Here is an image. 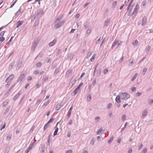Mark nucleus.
Instances as JSON below:
<instances>
[{"label":"nucleus","mask_w":153,"mask_h":153,"mask_svg":"<svg viewBox=\"0 0 153 153\" xmlns=\"http://www.w3.org/2000/svg\"><path fill=\"white\" fill-rule=\"evenodd\" d=\"M62 18V17L58 18L53 23V25H54L55 28L56 29H57L60 27L64 23V20L60 21Z\"/></svg>","instance_id":"f257e3e1"},{"label":"nucleus","mask_w":153,"mask_h":153,"mask_svg":"<svg viewBox=\"0 0 153 153\" xmlns=\"http://www.w3.org/2000/svg\"><path fill=\"white\" fill-rule=\"evenodd\" d=\"M120 96L121 97V99L123 100H126L130 97L129 94L126 92L121 93L120 94Z\"/></svg>","instance_id":"f03ea898"},{"label":"nucleus","mask_w":153,"mask_h":153,"mask_svg":"<svg viewBox=\"0 0 153 153\" xmlns=\"http://www.w3.org/2000/svg\"><path fill=\"white\" fill-rule=\"evenodd\" d=\"M44 13V10L43 9H39L37 10L36 16L39 18L42 16Z\"/></svg>","instance_id":"7ed1b4c3"},{"label":"nucleus","mask_w":153,"mask_h":153,"mask_svg":"<svg viewBox=\"0 0 153 153\" xmlns=\"http://www.w3.org/2000/svg\"><path fill=\"white\" fill-rule=\"evenodd\" d=\"M122 42L118 40H115L112 44L111 48H113L114 47L117 45V48L119 47V46L121 45Z\"/></svg>","instance_id":"20e7f679"},{"label":"nucleus","mask_w":153,"mask_h":153,"mask_svg":"<svg viewBox=\"0 0 153 153\" xmlns=\"http://www.w3.org/2000/svg\"><path fill=\"white\" fill-rule=\"evenodd\" d=\"M14 77V75L13 74H11L7 78L5 81V82H10Z\"/></svg>","instance_id":"39448f33"},{"label":"nucleus","mask_w":153,"mask_h":153,"mask_svg":"<svg viewBox=\"0 0 153 153\" xmlns=\"http://www.w3.org/2000/svg\"><path fill=\"white\" fill-rule=\"evenodd\" d=\"M148 113V110L145 109L143 112L142 115L141 117L142 119H143L147 115Z\"/></svg>","instance_id":"423d86ee"},{"label":"nucleus","mask_w":153,"mask_h":153,"mask_svg":"<svg viewBox=\"0 0 153 153\" xmlns=\"http://www.w3.org/2000/svg\"><path fill=\"white\" fill-rule=\"evenodd\" d=\"M139 9V5L137 4L135 7V8L134 9V10L133 11V12L132 13V14H137V12Z\"/></svg>","instance_id":"0eeeda50"},{"label":"nucleus","mask_w":153,"mask_h":153,"mask_svg":"<svg viewBox=\"0 0 153 153\" xmlns=\"http://www.w3.org/2000/svg\"><path fill=\"white\" fill-rule=\"evenodd\" d=\"M111 21V19L110 18L108 19L107 20H105V22L104 26V27H106L110 23V22Z\"/></svg>","instance_id":"6e6552de"},{"label":"nucleus","mask_w":153,"mask_h":153,"mask_svg":"<svg viewBox=\"0 0 153 153\" xmlns=\"http://www.w3.org/2000/svg\"><path fill=\"white\" fill-rule=\"evenodd\" d=\"M147 18L146 16H144L143 19L142 25L143 26H145L146 23Z\"/></svg>","instance_id":"1a4fd4ad"},{"label":"nucleus","mask_w":153,"mask_h":153,"mask_svg":"<svg viewBox=\"0 0 153 153\" xmlns=\"http://www.w3.org/2000/svg\"><path fill=\"white\" fill-rule=\"evenodd\" d=\"M56 40L54 39L52 42H50L49 44V46L50 47L53 46L56 43Z\"/></svg>","instance_id":"9d476101"},{"label":"nucleus","mask_w":153,"mask_h":153,"mask_svg":"<svg viewBox=\"0 0 153 153\" xmlns=\"http://www.w3.org/2000/svg\"><path fill=\"white\" fill-rule=\"evenodd\" d=\"M121 97L120 96V95H118L117 96L115 100L116 102H117L118 103H119L121 102L120 101Z\"/></svg>","instance_id":"9b49d317"},{"label":"nucleus","mask_w":153,"mask_h":153,"mask_svg":"<svg viewBox=\"0 0 153 153\" xmlns=\"http://www.w3.org/2000/svg\"><path fill=\"white\" fill-rule=\"evenodd\" d=\"M22 94V92L19 91V93L17 94L13 97V100H16L19 96L20 95Z\"/></svg>","instance_id":"f8f14e48"},{"label":"nucleus","mask_w":153,"mask_h":153,"mask_svg":"<svg viewBox=\"0 0 153 153\" xmlns=\"http://www.w3.org/2000/svg\"><path fill=\"white\" fill-rule=\"evenodd\" d=\"M33 143L32 144H30L29 147H28L27 149L26 150L25 153H28L29 152L31 149H32V147L33 145Z\"/></svg>","instance_id":"ddd939ff"},{"label":"nucleus","mask_w":153,"mask_h":153,"mask_svg":"<svg viewBox=\"0 0 153 153\" xmlns=\"http://www.w3.org/2000/svg\"><path fill=\"white\" fill-rule=\"evenodd\" d=\"M41 150L43 153H45V144H43L41 146Z\"/></svg>","instance_id":"4468645a"},{"label":"nucleus","mask_w":153,"mask_h":153,"mask_svg":"<svg viewBox=\"0 0 153 153\" xmlns=\"http://www.w3.org/2000/svg\"><path fill=\"white\" fill-rule=\"evenodd\" d=\"M25 77V75L24 74H21L19 77V80L21 81L24 79Z\"/></svg>","instance_id":"2eb2a0df"},{"label":"nucleus","mask_w":153,"mask_h":153,"mask_svg":"<svg viewBox=\"0 0 153 153\" xmlns=\"http://www.w3.org/2000/svg\"><path fill=\"white\" fill-rule=\"evenodd\" d=\"M39 23V19L38 18L37 19H36L35 22L34 24V27H36L37 26Z\"/></svg>","instance_id":"dca6fc26"},{"label":"nucleus","mask_w":153,"mask_h":153,"mask_svg":"<svg viewBox=\"0 0 153 153\" xmlns=\"http://www.w3.org/2000/svg\"><path fill=\"white\" fill-rule=\"evenodd\" d=\"M73 109V106L72 105L71 108H70L69 110L68 111V118H69L70 117V115L71 114V111Z\"/></svg>","instance_id":"f3484780"},{"label":"nucleus","mask_w":153,"mask_h":153,"mask_svg":"<svg viewBox=\"0 0 153 153\" xmlns=\"http://www.w3.org/2000/svg\"><path fill=\"white\" fill-rule=\"evenodd\" d=\"M62 105L61 104H58L55 108V109L56 111L59 110L62 107Z\"/></svg>","instance_id":"a211bd4d"},{"label":"nucleus","mask_w":153,"mask_h":153,"mask_svg":"<svg viewBox=\"0 0 153 153\" xmlns=\"http://www.w3.org/2000/svg\"><path fill=\"white\" fill-rule=\"evenodd\" d=\"M23 22V21H19L17 23V25L16 26V28L18 27L19 26L21 25Z\"/></svg>","instance_id":"6ab92c4d"},{"label":"nucleus","mask_w":153,"mask_h":153,"mask_svg":"<svg viewBox=\"0 0 153 153\" xmlns=\"http://www.w3.org/2000/svg\"><path fill=\"white\" fill-rule=\"evenodd\" d=\"M9 101L8 100H6L4 101L2 104V107H5L8 103Z\"/></svg>","instance_id":"aec40b11"},{"label":"nucleus","mask_w":153,"mask_h":153,"mask_svg":"<svg viewBox=\"0 0 153 153\" xmlns=\"http://www.w3.org/2000/svg\"><path fill=\"white\" fill-rule=\"evenodd\" d=\"M79 90L80 89H79L78 88H77L74 91V94L73 96H75L77 94V93L79 91Z\"/></svg>","instance_id":"412c9836"},{"label":"nucleus","mask_w":153,"mask_h":153,"mask_svg":"<svg viewBox=\"0 0 153 153\" xmlns=\"http://www.w3.org/2000/svg\"><path fill=\"white\" fill-rule=\"evenodd\" d=\"M22 63L21 62H18L16 69H19L21 66Z\"/></svg>","instance_id":"4be33fe9"},{"label":"nucleus","mask_w":153,"mask_h":153,"mask_svg":"<svg viewBox=\"0 0 153 153\" xmlns=\"http://www.w3.org/2000/svg\"><path fill=\"white\" fill-rule=\"evenodd\" d=\"M74 57V55L73 54H71L69 55L68 59L69 60H71L73 59Z\"/></svg>","instance_id":"5701e85b"},{"label":"nucleus","mask_w":153,"mask_h":153,"mask_svg":"<svg viewBox=\"0 0 153 153\" xmlns=\"http://www.w3.org/2000/svg\"><path fill=\"white\" fill-rule=\"evenodd\" d=\"M72 70L71 69L68 70L66 73V74L68 76L71 74L72 72Z\"/></svg>","instance_id":"b1692460"},{"label":"nucleus","mask_w":153,"mask_h":153,"mask_svg":"<svg viewBox=\"0 0 153 153\" xmlns=\"http://www.w3.org/2000/svg\"><path fill=\"white\" fill-rule=\"evenodd\" d=\"M138 74L136 73L134 75V76H133V77H132V78L131 80L132 81H134L135 79V78H136V77L137 76H138Z\"/></svg>","instance_id":"393cba45"},{"label":"nucleus","mask_w":153,"mask_h":153,"mask_svg":"<svg viewBox=\"0 0 153 153\" xmlns=\"http://www.w3.org/2000/svg\"><path fill=\"white\" fill-rule=\"evenodd\" d=\"M55 130L54 132L53 135L54 136L56 135L57 134V133L58 131V128L57 127H55Z\"/></svg>","instance_id":"a878e982"},{"label":"nucleus","mask_w":153,"mask_h":153,"mask_svg":"<svg viewBox=\"0 0 153 153\" xmlns=\"http://www.w3.org/2000/svg\"><path fill=\"white\" fill-rule=\"evenodd\" d=\"M102 130L103 129L102 128H100L98 130V131L97 132V134L98 135L100 133H101Z\"/></svg>","instance_id":"bb28decb"},{"label":"nucleus","mask_w":153,"mask_h":153,"mask_svg":"<svg viewBox=\"0 0 153 153\" xmlns=\"http://www.w3.org/2000/svg\"><path fill=\"white\" fill-rule=\"evenodd\" d=\"M38 42H39L37 40H35L33 43V45L36 47Z\"/></svg>","instance_id":"cd10ccee"},{"label":"nucleus","mask_w":153,"mask_h":153,"mask_svg":"<svg viewBox=\"0 0 153 153\" xmlns=\"http://www.w3.org/2000/svg\"><path fill=\"white\" fill-rule=\"evenodd\" d=\"M49 124L47 123L45 125L44 127V130L45 131L46 129H47L49 126Z\"/></svg>","instance_id":"c85d7f7f"},{"label":"nucleus","mask_w":153,"mask_h":153,"mask_svg":"<svg viewBox=\"0 0 153 153\" xmlns=\"http://www.w3.org/2000/svg\"><path fill=\"white\" fill-rule=\"evenodd\" d=\"M60 71V69L59 68H57L56 69L54 73L55 75H56L58 74Z\"/></svg>","instance_id":"c756f323"},{"label":"nucleus","mask_w":153,"mask_h":153,"mask_svg":"<svg viewBox=\"0 0 153 153\" xmlns=\"http://www.w3.org/2000/svg\"><path fill=\"white\" fill-rule=\"evenodd\" d=\"M138 43V42L137 40H135L132 43V44L134 46H136Z\"/></svg>","instance_id":"7c9ffc66"},{"label":"nucleus","mask_w":153,"mask_h":153,"mask_svg":"<svg viewBox=\"0 0 153 153\" xmlns=\"http://www.w3.org/2000/svg\"><path fill=\"white\" fill-rule=\"evenodd\" d=\"M10 106H9L5 110V112L4 113V114H5L6 113H7L8 112V111H9V109H10Z\"/></svg>","instance_id":"2f4dec72"},{"label":"nucleus","mask_w":153,"mask_h":153,"mask_svg":"<svg viewBox=\"0 0 153 153\" xmlns=\"http://www.w3.org/2000/svg\"><path fill=\"white\" fill-rule=\"evenodd\" d=\"M12 136L11 134H9L8 136L6 137V140H10Z\"/></svg>","instance_id":"473e14b6"},{"label":"nucleus","mask_w":153,"mask_h":153,"mask_svg":"<svg viewBox=\"0 0 153 153\" xmlns=\"http://www.w3.org/2000/svg\"><path fill=\"white\" fill-rule=\"evenodd\" d=\"M114 137H110V139L108 140V142L109 144H110L112 141L113 140Z\"/></svg>","instance_id":"72a5a7b5"},{"label":"nucleus","mask_w":153,"mask_h":153,"mask_svg":"<svg viewBox=\"0 0 153 153\" xmlns=\"http://www.w3.org/2000/svg\"><path fill=\"white\" fill-rule=\"evenodd\" d=\"M91 95L90 94H88L87 98L88 101H90L91 100Z\"/></svg>","instance_id":"f704fd0d"},{"label":"nucleus","mask_w":153,"mask_h":153,"mask_svg":"<svg viewBox=\"0 0 153 153\" xmlns=\"http://www.w3.org/2000/svg\"><path fill=\"white\" fill-rule=\"evenodd\" d=\"M21 9L20 8L18 10V11L17 12H16V14H15L16 15L18 16L20 15V14L21 13Z\"/></svg>","instance_id":"c9c22d12"},{"label":"nucleus","mask_w":153,"mask_h":153,"mask_svg":"<svg viewBox=\"0 0 153 153\" xmlns=\"http://www.w3.org/2000/svg\"><path fill=\"white\" fill-rule=\"evenodd\" d=\"M117 5V1H115L114 2L112 5V7L113 8L115 7Z\"/></svg>","instance_id":"e433bc0d"},{"label":"nucleus","mask_w":153,"mask_h":153,"mask_svg":"<svg viewBox=\"0 0 153 153\" xmlns=\"http://www.w3.org/2000/svg\"><path fill=\"white\" fill-rule=\"evenodd\" d=\"M142 94V93L141 92H137L135 96L137 97H138L140 96V95H141Z\"/></svg>","instance_id":"4c0bfd02"},{"label":"nucleus","mask_w":153,"mask_h":153,"mask_svg":"<svg viewBox=\"0 0 153 153\" xmlns=\"http://www.w3.org/2000/svg\"><path fill=\"white\" fill-rule=\"evenodd\" d=\"M147 68H143V75H144L146 72L147 71Z\"/></svg>","instance_id":"58836bf2"},{"label":"nucleus","mask_w":153,"mask_h":153,"mask_svg":"<svg viewBox=\"0 0 153 153\" xmlns=\"http://www.w3.org/2000/svg\"><path fill=\"white\" fill-rule=\"evenodd\" d=\"M126 116L125 114H123L122 117L121 119L123 121H124L126 119Z\"/></svg>","instance_id":"ea45409f"},{"label":"nucleus","mask_w":153,"mask_h":153,"mask_svg":"<svg viewBox=\"0 0 153 153\" xmlns=\"http://www.w3.org/2000/svg\"><path fill=\"white\" fill-rule=\"evenodd\" d=\"M54 120V119L52 118H51L49 120L48 122L49 124L50 123H52Z\"/></svg>","instance_id":"a19ab883"},{"label":"nucleus","mask_w":153,"mask_h":153,"mask_svg":"<svg viewBox=\"0 0 153 153\" xmlns=\"http://www.w3.org/2000/svg\"><path fill=\"white\" fill-rule=\"evenodd\" d=\"M100 117H95L94 119L95 120H97V122H98L99 120H100Z\"/></svg>","instance_id":"79ce46f5"},{"label":"nucleus","mask_w":153,"mask_h":153,"mask_svg":"<svg viewBox=\"0 0 153 153\" xmlns=\"http://www.w3.org/2000/svg\"><path fill=\"white\" fill-rule=\"evenodd\" d=\"M42 63L41 62H39L37 63L36 65V66L37 67H40L41 66Z\"/></svg>","instance_id":"37998d69"},{"label":"nucleus","mask_w":153,"mask_h":153,"mask_svg":"<svg viewBox=\"0 0 153 153\" xmlns=\"http://www.w3.org/2000/svg\"><path fill=\"white\" fill-rule=\"evenodd\" d=\"M7 84L6 85L5 87L6 88H9V86L10 84V82H6Z\"/></svg>","instance_id":"c03bdc74"},{"label":"nucleus","mask_w":153,"mask_h":153,"mask_svg":"<svg viewBox=\"0 0 153 153\" xmlns=\"http://www.w3.org/2000/svg\"><path fill=\"white\" fill-rule=\"evenodd\" d=\"M101 72V69H99L97 71V74L98 76H100Z\"/></svg>","instance_id":"a18cd8bd"},{"label":"nucleus","mask_w":153,"mask_h":153,"mask_svg":"<svg viewBox=\"0 0 153 153\" xmlns=\"http://www.w3.org/2000/svg\"><path fill=\"white\" fill-rule=\"evenodd\" d=\"M95 54H94L93 55L92 57L90 59V60L91 62H92L94 59L95 57Z\"/></svg>","instance_id":"49530a36"},{"label":"nucleus","mask_w":153,"mask_h":153,"mask_svg":"<svg viewBox=\"0 0 153 153\" xmlns=\"http://www.w3.org/2000/svg\"><path fill=\"white\" fill-rule=\"evenodd\" d=\"M91 29H88L86 33L87 34L89 35V34H90L91 33Z\"/></svg>","instance_id":"de8ad7c7"},{"label":"nucleus","mask_w":153,"mask_h":153,"mask_svg":"<svg viewBox=\"0 0 153 153\" xmlns=\"http://www.w3.org/2000/svg\"><path fill=\"white\" fill-rule=\"evenodd\" d=\"M42 100L41 99H39L36 101V104H37L39 105L42 101Z\"/></svg>","instance_id":"09e8293b"},{"label":"nucleus","mask_w":153,"mask_h":153,"mask_svg":"<svg viewBox=\"0 0 153 153\" xmlns=\"http://www.w3.org/2000/svg\"><path fill=\"white\" fill-rule=\"evenodd\" d=\"M153 102V100L152 99H150L149 100V103L150 105H151Z\"/></svg>","instance_id":"8fccbe9b"},{"label":"nucleus","mask_w":153,"mask_h":153,"mask_svg":"<svg viewBox=\"0 0 153 153\" xmlns=\"http://www.w3.org/2000/svg\"><path fill=\"white\" fill-rule=\"evenodd\" d=\"M76 82V79H74L72 80V81L71 82V83L72 84V86L73 85L75 84Z\"/></svg>","instance_id":"3c124183"},{"label":"nucleus","mask_w":153,"mask_h":153,"mask_svg":"<svg viewBox=\"0 0 153 153\" xmlns=\"http://www.w3.org/2000/svg\"><path fill=\"white\" fill-rule=\"evenodd\" d=\"M108 69H105L103 73L104 74H105L108 72Z\"/></svg>","instance_id":"603ef678"},{"label":"nucleus","mask_w":153,"mask_h":153,"mask_svg":"<svg viewBox=\"0 0 153 153\" xmlns=\"http://www.w3.org/2000/svg\"><path fill=\"white\" fill-rule=\"evenodd\" d=\"M143 147V145L142 144H141V145H140L138 147V149L139 150H140Z\"/></svg>","instance_id":"864d4df0"},{"label":"nucleus","mask_w":153,"mask_h":153,"mask_svg":"<svg viewBox=\"0 0 153 153\" xmlns=\"http://www.w3.org/2000/svg\"><path fill=\"white\" fill-rule=\"evenodd\" d=\"M48 76H46L44 78L43 80L44 81H46L48 80Z\"/></svg>","instance_id":"5fc2aeb1"},{"label":"nucleus","mask_w":153,"mask_h":153,"mask_svg":"<svg viewBox=\"0 0 153 153\" xmlns=\"http://www.w3.org/2000/svg\"><path fill=\"white\" fill-rule=\"evenodd\" d=\"M146 2L145 1H143L142 3V5L143 6H144L146 5Z\"/></svg>","instance_id":"6e6d98bb"},{"label":"nucleus","mask_w":153,"mask_h":153,"mask_svg":"<svg viewBox=\"0 0 153 153\" xmlns=\"http://www.w3.org/2000/svg\"><path fill=\"white\" fill-rule=\"evenodd\" d=\"M83 84V82H81L79 85H78V86L77 87V88H78L79 89H80L81 87Z\"/></svg>","instance_id":"4d7b16f0"},{"label":"nucleus","mask_w":153,"mask_h":153,"mask_svg":"<svg viewBox=\"0 0 153 153\" xmlns=\"http://www.w3.org/2000/svg\"><path fill=\"white\" fill-rule=\"evenodd\" d=\"M88 23L86 24V23H85L84 24V27L85 29L87 28L88 27Z\"/></svg>","instance_id":"13d9d810"},{"label":"nucleus","mask_w":153,"mask_h":153,"mask_svg":"<svg viewBox=\"0 0 153 153\" xmlns=\"http://www.w3.org/2000/svg\"><path fill=\"white\" fill-rule=\"evenodd\" d=\"M33 73L34 75H36L39 74V71L38 70L35 71Z\"/></svg>","instance_id":"bf43d9fd"},{"label":"nucleus","mask_w":153,"mask_h":153,"mask_svg":"<svg viewBox=\"0 0 153 153\" xmlns=\"http://www.w3.org/2000/svg\"><path fill=\"white\" fill-rule=\"evenodd\" d=\"M147 148H145L143 149L142 153H145L147 152Z\"/></svg>","instance_id":"052dcab7"},{"label":"nucleus","mask_w":153,"mask_h":153,"mask_svg":"<svg viewBox=\"0 0 153 153\" xmlns=\"http://www.w3.org/2000/svg\"><path fill=\"white\" fill-rule=\"evenodd\" d=\"M4 40V38L3 37H0V41L1 42H2Z\"/></svg>","instance_id":"680f3d73"},{"label":"nucleus","mask_w":153,"mask_h":153,"mask_svg":"<svg viewBox=\"0 0 153 153\" xmlns=\"http://www.w3.org/2000/svg\"><path fill=\"white\" fill-rule=\"evenodd\" d=\"M91 55V52H88L87 55V57H88L90 56Z\"/></svg>","instance_id":"e2e57ef3"},{"label":"nucleus","mask_w":153,"mask_h":153,"mask_svg":"<svg viewBox=\"0 0 153 153\" xmlns=\"http://www.w3.org/2000/svg\"><path fill=\"white\" fill-rule=\"evenodd\" d=\"M5 32V31H2L0 33V35L1 36H3L4 34V33Z\"/></svg>","instance_id":"0e129e2a"},{"label":"nucleus","mask_w":153,"mask_h":153,"mask_svg":"<svg viewBox=\"0 0 153 153\" xmlns=\"http://www.w3.org/2000/svg\"><path fill=\"white\" fill-rule=\"evenodd\" d=\"M71 132H70V131L68 132V134H67V137H70L71 136Z\"/></svg>","instance_id":"69168bd1"},{"label":"nucleus","mask_w":153,"mask_h":153,"mask_svg":"<svg viewBox=\"0 0 153 153\" xmlns=\"http://www.w3.org/2000/svg\"><path fill=\"white\" fill-rule=\"evenodd\" d=\"M49 100H48L46 102H45L43 105H44L45 106H47V105H48V104L49 103Z\"/></svg>","instance_id":"338daca9"},{"label":"nucleus","mask_w":153,"mask_h":153,"mask_svg":"<svg viewBox=\"0 0 153 153\" xmlns=\"http://www.w3.org/2000/svg\"><path fill=\"white\" fill-rule=\"evenodd\" d=\"M73 151L72 150H68L66 151V153H72Z\"/></svg>","instance_id":"774afa93"}]
</instances>
